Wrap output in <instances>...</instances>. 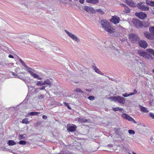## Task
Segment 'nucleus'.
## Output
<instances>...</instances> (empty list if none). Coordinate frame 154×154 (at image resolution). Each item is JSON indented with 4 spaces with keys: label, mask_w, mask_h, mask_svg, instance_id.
I'll return each instance as SVG.
<instances>
[{
    "label": "nucleus",
    "mask_w": 154,
    "mask_h": 154,
    "mask_svg": "<svg viewBox=\"0 0 154 154\" xmlns=\"http://www.w3.org/2000/svg\"><path fill=\"white\" fill-rule=\"evenodd\" d=\"M100 24L102 27L109 33H112L115 32V29L111 26L110 23L106 20H102Z\"/></svg>",
    "instance_id": "obj_1"
},
{
    "label": "nucleus",
    "mask_w": 154,
    "mask_h": 154,
    "mask_svg": "<svg viewBox=\"0 0 154 154\" xmlns=\"http://www.w3.org/2000/svg\"><path fill=\"white\" fill-rule=\"evenodd\" d=\"M110 98L115 102H118L122 104H124L125 101V99L124 97L120 96L111 97Z\"/></svg>",
    "instance_id": "obj_2"
},
{
    "label": "nucleus",
    "mask_w": 154,
    "mask_h": 154,
    "mask_svg": "<svg viewBox=\"0 0 154 154\" xmlns=\"http://www.w3.org/2000/svg\"><path fill=\"white\" fill-rule=\"evenodd\" d=\"M129 39L133 43L137 42L139 39V38L138 35L136 34L131 33L129 35Z\"/></svg>",
    "instance_id": "obj_3"
},
{
    "label": "nucleus",
    "mask_w": 154,
    "mask_h": 154,
    "mask_svg": "<svg viewBox=\"0 0 154 154\" xmlns=\"http://www.w3.org/2000/svg\"><path fill=\"white\" fill-rule=\"evenodd\" d=\"M144 2H140L137 5V8L141 11H147L149 10V7L147 6H145Z\"/></svg>",
    "instance_id": "obj_4"
},
{
    "label": "nucleus",
    "mask_w": 154,
    "mask_h": 154,
    "mask_svg": "<svg viewBox=\"0 0 154 154\" xmlns=\"http://www.w3.org/2000/svg\"><path fill=\"white\" fill-rule=\"evenodd\" d=\"M133 25L137 28H142V22L138 19H134L132 21Z\"/></svg>",
    "instance_id": "obj_5"
},
{
    "label": "nucleus",
    "mask_w": 154,
    "mask_h": 154,
    "mask_svg": "<svg viewBox=\"0 0 154 154\" xmlns=\"http://www.w3.org/2000/svg\"><path fill=\"white\" fill-rule=\"evenodd\" d=\"M67 131L68 132H73L76 131L77 128V126L74 125H71L69 123L67 125Z\"/></svg>",
    "instance_id": "obj_6"
},
{
    "label": "nucleus",
    "mask_w": 154,
    "mask_h": 154,
    "mask_svg": "<svg viewBox=\"0 0 154 154\" xmlns=\"http://www.w3.org/2000/svg\"><path fill=\"white\" fill-rule=\"evenodd\" d=\"M137 53L140 56H142L146 59H149L150 57V55L148 54L146 52L141 50H138Z\"/></svg>",
    "instance_id": "obj_7"
},
{
    "label": "nucleus",
    "mask_w": 154,
    "mask_h": 154,
    "mask_svg": "<svg viewBox=\"0 0 154 154\" xmlns=\"http://www.w3.org/2000/svg\"><path fill=\"white\" fill-rule=\"evenodd\" d=\"M120 20L119 17L116 16H112V18L110 20L111 22L116 24L118 23Z\"/></svg>",
    "instance_id": "obj_8"
},
{
    "label": "nucleus",
    "mask_w": 154,
    "mask_h": 154,
    "mask_svg": "<svg viewBox=\"0 0 154 154\" xmlns=\"http://www.w3.org/2000/svg\"><path fill=\"white\" fill-rule=\"evenodd\" d=\"M122 116L123 118L126 119L128 121L132 122L135 124L137 123V122L132 118L126 113L123 114L122 115Z\"/></svg>",
    "instance_id": "obj_9"
},
{
    "label": "nucleus",
    "mask_w": 154,
    "mask_h": 154,
    "mask_svg": "<svg viewBox=\"0 0 154 154\" xmlns=\"http://www.w3.org/2000/svg\"><path fill=\"white\" fill-rule=\"evenodd\" d=\"M135 15L139 18L141 19H144L147 17V15L146 14L141 12L139 13L136 12L135 13Z\"/></svg>",
    "instance_id": "obj_10"
},
{
    "label": "nucleus",
    "mask_w": 154,
    "mask_h": 154,
    "mask_svg": "<svg viewBox=\"0 0 154 154\" xmlns=\"http://www.w3.org/2000/svg\"><path fill=\"white\" fill-rule=\"evenodd\" d=\"M65 32L73 40H75V41H77V42H79V40L75 35L70 33L66 30H65Z\"/></svg>",
    "instance_id": "obj_11"
},
{
    "label": "nucleus",
    "mask_w": 154,
    "mask_h": 154,
    "mask_svg": "<svg viewBox=\"0 0 154 154\" xmlns=\"http://www.w3.org/2000/svg\"><path fill=\"white\" fill-rule=\"evenodd\" d=\"M126 4L130 7H136L137 6L136 3L132 0H125Z\"/></svg>",
    "instance_id": "obj_12"
},
{
    "label": "nucleus",
    "mask_w": 154,
    "mask_h": 154,
    "mask_svg": "<svg viewBox=\"0 0 154 154\" xmlns=\"http://www.w3.org/2000/svg\"><path fill=\"white\" fill-rule=\"evenodd\" d=\"M145 37L147 39L150 40L154 39V36L153 34L148 32H145L144 33Z\"/></svg>",
    "instance_id": "obj_13"
},
{
    "label": "nucleus",
    "mask_w": 154,
    "mask_h": 154,
    "mask_svg": "<svg viewBox=\"0 0 154 154\" xmlns=\"http://www.w3.org/2000/svg\"><path fill=\"white\" fill-rule=\"evenodd\" d=\"M138 43L140 47L144 48H146L148 46V44L146 42L144 41L140 40L138 41Z\"/></svg>",
    "instance_id": "obj_14"
},
{
    "label": "nucleus",
    "mask_w": 154,
    "mask_h": 154,
    "mask_svg": "<svg viewBox=\"0 0 154 154\" xmlns=\"http://www.w3.org/2000/svg\"><path fill=\"white\" fill-rule=\"evenodd\" d=\"M89 120L86 119L85 118L80 117L78 119V121L81 123H85L88 122Z\"/></svg>",
    "instance_id": "obj_15"
},
{
    "label": "nucleus",
    "mask_w": 154,
    "mask_h": 154,
    "mask_svg": "<svg viewBox=\"0 0 154 154\" xmlns=\"http://www.w3.org/2000/svg\"><path fill=\"white\" fill-rule=\"evenodd\" d=\"M113 131H115L116 134L118 135H120L121 133V131L120 128H114Z\"/></svg>",
    "instance_id": "obj_16"
},
{
    "label": "nucleus",
    "mask_w": 154,
    "mask_h": 154,
    "mask_svg": "<svg viewBox=\"0 0 154 154\" xmlns=\"http://www.w3.org/2000/svg\"><path fill=\"white\" fill-rule=\"evenodd\" d=\"M44 85H48L50 86L52 85V83L51 81L48 79L45 80L43 82Z\"/></svg>",
    "instance_id": "obj_17"
},
{
    "label": "nucleus",
    "mask_w": 154,
    "mask_h": 154,
    "mask_svg": "<svg viewBox=\"0 0 154 154\" xmlns=\"http://www.w3.org/2000/svg\"><path fill=\"white\" fill-rule=\"evenodd\" d=\"M146 2L147 4L151 6H154V1L146 0Z\"/></svg>",
    "instance_id": "obj_18"
},
{
    "label": "nucleus",
    "mask_w": 154,
    "mask_h": 154,
    "mask_svg": "<svg viewBox=\"0 0 154 154\" xmlns=\"http://www.w3.org/2000/svg\"><path fill=\"white\" fill-rule=\"evenodd\" d=\"M86 2L88 3L92 4H97L98 3V0H86Z\"/></svg>",
    "instance_id": "obj_19"
},
{
    "label": "nucleus",
    "mask_w": 154,
    "mask_h": 154,
    "mask_svg": "<svg viewBox=\"0 0 154 154\" xmlns=\"http://www.w3.org/2000/svg\"><path fill=\"white\" fill-rule=\"evenodd\" d=\"M9 146H13L16 144V142L13 140H9L7 143Z\"/></svg>",
    "instance_id": "obj_20"
},
{
    "label": "nucleus",
    "mask_w": 154,
    "mask_h": 154,
    "mask_svg": "<svg viewBox=\"0 0 154 154\" xmlns=\"http://www.w3.org/2000/svg\"><path fill=\"white\" fill-rule=\"evenodd\" d=\"M31 75L35 78L38 79L39 80L42 79V78L40 77H39L38 75L36 73H35L33 72Z\"/></svg>",
    "instance_id": "obj_21"
},
{
    "label": "nucleus",
    "mask_w": 154,
    "mask_h": 154,
    "mask_svg": "<svg viewBox=\"0 0 154 154\" xmlns=\"http://www.w3.org/2000/svg\"><path fill=\"white\" fill-rule=\"evenodd\" d=\"M140 108L141 111L144 112H149L147 109L145 107L140 106Z\"/></svg>",
    "instance_id": "obj_22"
},
{
    "label": "nucleus",
    "mask_w": 154,
    "mask_h": 154,
    "mask_svg": "<svg viewBox=\"0 0 154 154\" xmlns=\"http://www.w3.org/2000/svg\"><path fill=\"white\" fill-rule=\"evenodd\" d=\"M84 9L87 12H92L93 10L94 11V10L92 8L89 7L88 6H85V7Z\"/></svg>",
    "instance_id": "obj_23"
},
{
    "label": "nucleus",
    "mask_w": 154,
    "mask_h": 154,
    "mask_svg": "<svg viewBox=\"0 0 154 154\" xmlns=\"http://www.w3.org/2000/svg\"><path fill=\"white\" fill-rule=\"evenodd\" d=\"M146 51L150 54H152L154 56V50L151 49H147Z\"/></svg>",
    "instance_id": "obj_24"
},
{
    "label": "nucleus",
    "mask_w": 154,
    "mask_h": 154,
    "mask_svg": "<svg viewBox=\"0 0 154 154\" xmlns=\"http://www.w3.org/2000/svg\"><path fill=\"white\" fill-rule=\"evenodd\" d=\"M94 70L95 72H96L100 75H103V74L100 71L99 69L98 68L96 67H94Z\"/></svg>",
    "instance_id": "obj_25"
},
{
    "label": "nucleus",
    "mask_w": 154,
    "mask_h": 154,
    "mask_svg": "<svg viewBox=\"0 0 154 154\" xmlns=\"http://www.w3.org/2000/svg\"><path fill=\"white\" fill-rule=\"evenodd\" d=\"M142 27H148L149 26V23L148 22H144L143 23H142Z\"/></svg>",
    "instance_id": "obj_26"
},
{
    "label": "nucleus",
    "mask_w": 154,
    "mask_h": 154,
    "mask_svg": "<svg viewBox=\"0 0 154 154\" xmlns=\"http://www.w3.org/2000/svg\"><path fill=\"white\" fill-rule=\"evenodd\" d=\"M26 68L27 69V70L29 72L30 75L33 72V71H34V70L31 68L27 66V67Z\"/></svg>",
    "instance_id": "obj_27"
},
{
    "label": "nucleus",
    "mask_w": 154,
    "mask_h": 154,
    "mask_svg": "<svg viewBox=\"0 0 154 154\" xmlns=\"http://www.w3.org/2000/svg\"><path fill=\"white\" fill-rule=\"evenodd\" d=\"M22 123L23 124H27L29 123V122L27 119L25 118L22 120Z\"/></svg>",
    "instance_id": "obj_28"
},
{
    "label": "nucleus",
    "mask_w": 154,
    "mask_h": 154,
    "mask_svg": "<svg viewBox=\"0 0 154 154\" xmlns=\"http://www.w3.org/2000/svg\"><path fill=\"white\" fill-rule=\"evenodd\" d=\"M112 109L114 111H122L123 110V109L119 107H117L113 108Z\"/></svg>",
    "instance_id": "obj_29"
},
{
    "label": "nucleus",
    "mask_w": 154,
    "mask_h": 154,
    "mask_svg": "<svg viewBox=\"0 0 154 154\" xmlns=\"http://www.w3.org/2000/svg\"><path fill=\"white\" fill-rule=\"evenodd\" d=\"M40 113V112H31L29 113V114L31 116L37 115L38 114Z\"/></svg>",
    "instance_id": "obj_30"
},
{
    "label": "nucleus",
    "mask_w": 154,
    "mask_h": 154,
    "mask_svg": "<svg viewBox=\"0 0 154 154\" xmlns=\"http://www.w3.org/2000/svg\"><path fill=\"white\" fill-rule=\"evenodd\" d=\"M149 29L150 32L151 33V34H153L154 36V27L152 26L149 27Z\"/></svg>",
    "instance_id": "obj_31"
},
{
    "label": "nucleus",
    "mask_w": 154,
    "mask_h": 154,
    "mask_svg": "<svg viewBox=\"0 0 154 154\" xmlns=\"http://www.w3.org/2000/svg\"><path fill=\"white\" fill-rule=\"evenodd\" d=\"M74 92H79L81 93H83V92L82 91L80 88H76L74 90Z\"/></svg>",
    "instance_id": "obj_32"
},
{
    "label": "nucleus",
    "mask_w": 154,
    "mask_h": 154,
    "mask_svg": "<svg viewBox=\"0 0 154 154\" xmlns=\"http://www.w3.org/2000/svg\"><path fill=\"white\" fill-rule=\"evenodd\" d=\"M19 61L21 64L24 66L26 68L27 67V66L26 65L25 63L23 62V61L21 59H20L19 60Z\"/></svg>",
    "instance_id": "obj_33"
},
{
    "label": "nucleus",
    "mask_w": 154,
    "mask_h": 154,
    "mask_svg": "<svg viewBox=\"0 0 154 154\" xmlns=\"http://www.w3.org/2000/svg\"><path fill=\"white\" fill-rule=\"evenodd\" d=\"M26 138L25 136L23 134H19V138L20 139H24Z\"/></svg>",
    "instance_id": "obj_34"
},
{
    "label": "nucleus",
    "mask_w": 154,
    "mask_h": 154,
    "mask_svg": "<svg viewBox=\"0 0 154 154\" xmlns=\"http://www.w3.org/2000/svg\"><path fill=\"white\" fill-rule=\"evenodd\" d=\"M125 10L124 11V12L126 13H129L130 12V9L128 7H126L125 8Z\"/></svg>",
    "instance_id": "obj_35"
},
{
    "label": "nucleus",
    "mask_w": 154,
    "mask_h": 154,
    "mask_svg": "<svg viewBox=\"0 0 154 154\" xmlns=\"http://www.w3.org/2000/svg\"><path fill=\"white\" fill-rule=\"evenodd\" d=\"M63 103L68 108V109H71V108L69 106V103H67L66 102H64Z\"/></svg>",
    "instance_id": "obj_36"
},
{
    "label": "nucleus",
    "mask_w": 154,
    "mask_h": 154,
    "mask_svg": "<svg viewBox=\"0 0 154 154\" xmlns=\"http://www.w3.org/2000/svg\"><path fill=\"white\" fill-rule=\"evenodd\" d=\"M19 143L21 145H25L26 143V141L24 140H21L19 142Z\"/></svg>",
    "instance_id": "obj_37"
},
{
    "label": "nucleus",
    "mask_w": 154,
    "mask_h": 154,
    "mask_svg": "<svg viewBox=\"0 0 154 154\" xmlns=\"http://www.w3.org/2000/svg\"><path fill=\"white\" fill-rule=\"evenodd\" d=\"M37 86H40L41 85H44L43 82H42V81H38L36 84Z\"/></svg>",
    "instance_id": "obj_38"
},
{
    "label": "nucleus",
    "mask_w": 154,
    "mask_h": 154,
    "mask_svg": "<svg viewBox=\"0 0 154 154\" xmlns=\"http://www.w3.org/2000/svg\"><path fill=\"white\" fill-rule=\"evenodd\" d=\"M96 11L100 13L101 14H103L104 13L103 11L102 10L100 9H96Z\"/></svg>",
    "instance_id": "obj_39"
},
{
    "label": "nucleus",
    "mask_w": 154,
    "mask_h": 154,
    "mask_svg": "<svg viewBox=\"0 0 154 154\" xmlns=\"http://www.w3.org/2000/svg\"><path fill=\"white\" fill-rule=\"evenodd\" d=\"M128 133L130 134H134L135 133V132L133 130H128Z\"/></svg>",
    "instance_id": "obj_40"
},
{
    "label": "nucleus",
    "mask_w": 154,
    "mask_h": 154,
    "mask_svg": "<svg viewBox=\"0 0 154 154\" xmlns=\"http://www.w3.org/2000/svg\"><path fill=\"white\" fill-rule=\"evenodd\" d=\"M88 99L90 100H93L95 99V97L93 96H90L88 97Z\"/></svg>",
    "instance_id": "obj_41"
},
{
    "label": "nucleus",
    "mask_w": 154,
    "mask_h": 154,
    "mask_svg": "<svg viewBox=\"0 0 154 154\" xmlns=\"http://www.w3.org/2000/svg\"><path fill=\"white\" fill-rule=\"evenodd\" d=\"M149 115L151 118L154 119V114L152 112H149Z\"/></svg>",
    "instance_id": "obj_42"
},
{
    "label": "nucleus",
    "mask_w": 154,
    "mask_h": 154,
    "mask_svg": "<svg viewBox=\"0 0 154 154\" xmlns=\"http://www.w3.org/2000/svg\"><path fill=\"white\" fill-rule=\"evenodd\" d=\"M124 97H127L129 96V95L128 94H127V93H125L124 94H123L122 95Z\"/></svg>",
    "instance_id": "obj_43"
},
{
    "label": "nucleus",
    "mask_w": 154,
    "mask_h": 154,
    "mask_svg": "<svg viewBox=\"0 0 154 154\" xmlns=\"http://www.w3.org/2000/svg\"><path fill=\"white\" fill-rule=\"evenodd\" d=\"M8 57H9L10 58H14L13 56L11 54L9 55L8 56Z\"/></svg>",
    "instance_id": "obj_44"
},
{
    "label": "nucleus",
    "mask_w": 154,
    "mask_h": 154,
    "mask_svg": "<svg viewBox=\"0 0 154 154\" xmlns=\"http://www.w3.org/2000/svg\"><path fill=\"white\" fill-rule=\"evenodd\" d=\"M42 118L43 119H46L47 118V117L46 116H45V115H43V116H42Z\"/></svg>",
    "instance_id": "obj_45"
},
{
    "label": "nucleus",
    "mask_w": 154,
    "mask_h": 154,
    "mask_svg": "<svg viewBox=\"0 0 154 154\" xmlns=\"http://www.w3.org/2000/svg\"><path fill=\"white\" fill-rule=\"evenodd\" d=\"M79 2L83 4L84 2V0H79Z\"/></svg>",
    "instance_id": "obj_46"
},
{
    "label": "nucleus",
    "mask_w": 154,
    "mask_h": 154,
    "mask_svg": "<svg viewBox=\"0 0 154 154\" xmlns=\"http://www.w3.org/2000/svg\"><path fill=\"white\" fill-rule=\"evenodd\" d=\"M45 86H43L41 88H39V89L41 90H44V89H45Z\"/></svg>",
    "instance_id": "obj_47"
},
{
    "label": "nucleus",
    "mask_w": 154,
    "mask_h": 154,
    "mask_svg": "<svg viewBox=\"0 0 154 154\" xmlns=\"http://www.w3.org/2000/svg\"><path fill=\"white\" fill-rule=\"evenodd\" d=\"M134 94H135V93H130L128 94L129 95V96H130V95H133Z\"/></svg>",
    "instance_id": "obj_48"
},
{
    "label": "nucleus",
    "mask_w": 154,
    "mask_h": 154,
    "mask_svg": "<svg viewBox=\"0 0 154 154\" xmlns=\"http://www.w3.org/2000/svg\"><path fill=\"white\" fill-rule=\"evenodd\" d=\"M128 153L129 154H137L136 153H135L133 151L131 152V153L129 152Z\"/></svg>",
    "instance_id": "obj_49"
},
{
    "label": "nucleus",
    "mask_w": 154,
    "mask_h": 154,
    "mask_svg": "<svg viewBox=\"0 0 154 154\" xmlns=\"http://www.w3.org/2000/svg\"><path fill=\"white\" fill-rule=\"evenodd\" d=\"M122 6L124 7L125 8L126 7H127V6L126 5H125V4H122Z\"/></svg>",
    "instance_id": "obj_50"
},
{
    "label": "nucleus",
    "mask_w": 154,
    "mask_h": 154,
    "mask_svg": "<svg viewBox=\"0 0 154 154\" xmlns=\"http://www.w3.org/2000/svg\"><path fill=\"white\" fill-rule=\"evenodd\" d=\"M134 91L135 92L134 93H135H135H137V90H136V89H134Z\"/></svg>",
    "instance_id": "obj_51"
},
{
    "label": "nucleus",
    "mask_w": 154,
    "mask_h": 154,
    "mask_svg": "<svg viewBox=\"0 0 154 154\" xmlns=\"http://www.w3.org/2000/svg\"><path fill=\"white\" fill-rule=\"evenodd\" d=\"M12 74L14 76L15 75V73L14 72H13L12 73Z\"/></svg>",
    "instance_id": "obj_52"
},
{
    "label": "nucleus",
    "mask_w": 154,
    "mask_h": 154,
    "mask_svg": "<svg viewBox=\"0 0 154 154\" xmlns=\"http://www.w3.org/2000/svg\"><path fill=\"white\" fill-rule=\"evenodd\" d=\"M59 105H60V106H62V105L61 103H60V104H59Z\"/></svg>",
    "instance_id": "obj_53"
},
{
    "label": "nucleus",
    "mask_w": 154,
    "mask_h": 154,
    "mask_svg": "<svg viewBox=\"0 0 154 154\" xmlns=\"http://www.w3.org/2000/svg\"><path fill=\"white\" fill-rule=\"evenodd\" d=\"M152 71L154 73V69L152 70Z\"/></svg>",
    "instance_id": "obj_54"
},
{
    "label": "nucleus",
    "mask_w": 154,
    "mask_h": 154,
    "mask_svg": "<svg viewBox=\"0 0 154 154\" xmlns=\"http://www.w3.org/2000/svg\"><path fill=\"white\" fill-rule=\"evenodd\" d=\"M86 91H88V90L87 89H86Z\"/></svg>",
    "instance_id": "obj_55"
}]
</instances>
